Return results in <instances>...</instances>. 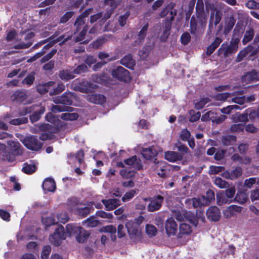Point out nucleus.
I'll list each match as a JSON object with an SVG mask.
<instances>
[{
	"label": "nucleus",
	"instance_id": "1",
	"mask_svg": "<svg viewBox=\"0 0 259 259\" xmlns=\"http://www.w3.org/2000/svg\"><path fill=\"white\" fill-rule=\"evenodd\" d=\"M66 229L69 236L75 235L76 240L78 243H84L90 235V233L89 231L75 224H67Z\"/></svg>",
	"mask_w": 259,
	"mask_h": 259
},
{
	"label": "nucleus",
	"instance_id": "2",
	"mask_svg": "<svg viewBox=\"0 0 259 259\" xmlns=\"http://www.w3.org/2000/svg\"><path fill=\"white\" fill-rule=\"evenodd\" d=\"M112 76L120 81L130 82L132 80L129 71L122 66H118L111 72Z\"/></svg>",
	"mask_w": 259,
	"mask_h": 259
},
{
	"label": "nucleus",
	"instance_id": "3",
	"mask_svg": "<svg viewBox=\"0 0 259 259\" xmlns=\"http://www.w3.org/2000/svg\"><path fill=\"white\" fill-rule=\"evenodd\" d=\"M66 238V234L63 226L59 225L55 229L54 233L50 236V240L55 246H58Z\"/></svg>",
	"mask_w": 259,
	"mask_h": 259
},
{
	"label": "nucleus",
	"instance_id": "4",
	"mask_svg": "<svg viewBox=\"0 0 259 259\" xmlns=\"http://www.w3.org/2000/svg\"><path fill=\"white\" fill-rule=\"evenodd\" d=\"M23 144L27 149L35 151L40 150L42 146V143L34 136L25 138L23 141Z\"/></svg>",
	"mask_w": 259,
	"mask_h": 259
},
{
	"label": "nucleus",
	"instance_id": "5",
	"mask_svg": "<svg viewBox=\"0 0 259 259\" xmlns=\"http://www.w3.org/2000/svg\"><path fill=\"white\" fill-rule=\"evenodd\" d=\"M73 90L82 93H88L92 90V83L86 79L75 80L73 83Z\"/></svg>",
	"mask_w": 259,
	"mask_h": 259
},
{
	"label": "nucleus",
	"instance_id": "6",
	"mask_svg": "<svg viewBox=\"0 0 259 259\" xmlns=\"http://www.w3.org/2000/svg\"><path fill=\"white\" fill-rule=\"evenodd\" d=\"M73 95V93L66 92L64 93L61 96H57L53 98L52 101L56 104H61L63 105L70 106L72 104Z\"/></svg>",
	"mask_w": 259,
	"mask_h": 259
},
{
	"label": "nucleus",
	"instance_id": "7",
	"mask_svg": "<svg viewBox=\"0 0 259 259\" xmlns=\"http://www.w3.org/2000/svg\"><path fill=\"white\" fill-rule=\"evenodd\" d=\"M164 199V197L160 195L153 196L147 206L148 211L154 212L159 210L162 206Z\"/></svg>",
	"mask_w": 259,
	"mask_h": 259
},
{
	"label": "nucleus",
	"instance_id": "8",
	"mask_svg": "<svg viewBox=\"0 0 259 259\" xmlns=\"http://www.w3.org/2000/svg\"><path fill=\"white\" fill-rule=\"evenodd\" d=\"M258 51V47L254 49L253 47L251 45H248L244 49L241 50L238 54L236 58V62H241L243 59L248 54H249L250 59H252V57H254Z\"/></svg>",
	"mask_w": 259,
	"mask_h": 259
},
{
	"label": "nucleus",
	"instance_id": "9",
	"mask_svg": "<svg viewBox=\"0 0 259 259\" xmlns=\"http://www.w3.org/2000/svg\"><path fill=\"white\" fill-rule=\"evenodd\" d=\"M28 97L25 90H17L11 96V100L13 102L19 104H25L24 102L27 100Z\"/></svg>",
	"mask_w": 259,
	"mask_h": 259
},
{
	"label": "nucleus",
	"instance_id": "10",
	"mask_svg": "<svg viewBox=\"0 0 259 259\" xmlns=\"http://www.w3.org/2000/svg\"><path fill=\"white\" fill-rule=\"evenodd\" d=\"M206 216L207 219L211 222H218L221 218L220 210L217 206H211L206 210Z\"/></svg>",
	"mask_w": 259,
	"mask_h": 259
},
{
	"label": "nucleus",
	"instance_id": "11",
	"mask_svg": "<svg viewBox=\"0 0 259 259\" xmlns=\"http://www.w3.org/2000/svg\"><path fill=\"white\" fill-rule=\"evenodd\" d=\"M165 228L168 236L176 234L177 231V224L173 218L171 217L166 221Z\"/></svg>",
	"mask_w": 259,
	"mask_h": 259
},
{
	"label": "nucleus",
	"instance_id": "12",
	"mask_svg": "<svg viewBox=\"0 0 259 259\" xmlns=\"http://www.w3.org/2000/svg\"><path fill=\"white\" fill-rule=\"evenodd\" d=\"M157 151L154 146L143 148L141 151V154L143 157L147 160H151L155 158L157 156Z\"/></svg>",
	"mask_w": 259,
	"mask_h": 259
},
{
	"label": "nucleus",
	"instance_id": "13",
	"mask_svg": "<svg viewBox=\"0 0 259 259\" xmlns=\"http://www.w3.org/2000/svg\"><path fill=\"white\" fill-rule=\"evenodd\" d=\"M101 202L108 211L113 210L120 205V200L116 198L102 199Z\"/></svg>",
	"mask_w": 259,
	"mask_h": 259
},
{
	"label": "nucleus",
	"instance_id": "14",
	"mask_svg": "<svg viewBox=\"0 0 259 259\" xmlns=\"http://www.w3.org/2000/svg\"><path fill=\"white\" fill-rule=\"evenodd\" d=\"M42 188L45 192H54L56 189L54 180L51 178H46L42 184Z\"/></svg>",
	"mask_w": 259,
	"mask_h": 259
},
{
	"label": "nucleus",
	"instance_id": "15",
	"mask_svg": "<svg viewBox=\"0 0 259 259\" xmlns=\"http://www.w3.org/2000/svg\"><path fill=\"white\" fill-rule=\"evenodd\" d=\"M87 100L89 102L96 104L103 105L106 102V97L101 94H92L88 96Z\"/></svg>",
	"mask_w": 259,
	"mask_h": 259
},
{
	"label": "nucleus",
	"instance_id": "16",
	"mask_svg": "<svg viewBox=\"0 0 259 259\" xmlns=\"http://www.w3.org/2000/svg\"><path fill=\"white\" fill-rule=\"evenodd\" d=\"M195 9L197 18L201 21H202L203 20H205L203 0H197Z\"/></svg>",
	"mask_w": 259,
	"mask_h": 259
},
{
	"label": "nucleus",
	"instance_id": "17",
	"mask_svg": "<svg viewBox=\"0 0 259 259\" xmlns=\"http://www.w3.org/2000/svg\"><path fill=\"white\" fill-rule=\"evenodd\" d=\"M258 80V74L255 70L246 72L242 77V81L246 83H249Z\"/></svg>",
	"mask_w": 259,
	"mask_h": 259
},
{
	"label": "nucleus",
	"instance_id": "18",
	"mask_svg": "<svg viewBox=\"0 0 259 259\" xmlns=\"http://www.w3.org/2000/svg\"><path fill=\"white\" fill-rule=\"evenodd\" d=\"M125 227L127 228L128 233L131 238L136 237H140L141 235V232L138 227L134 225L133 223L127 222L125 224Z\"/></svg>",
	"mask_w": 259,
	"mask_h": 259
},
{
	"label": "nucleus",
	"instance_id": "19",
	"mask_svg": "<svg viewBox=\"0 0 259 259\" xmlns=\"http://www.w3.org/2000/svg\"><path fill=\"white\" fill-rule=\"evenodd\" d=\"M165 158L170 162H176L182 160L183 158V154L175 151H167L165 153Z\"/></svg>",
	"mask_w": 259,
	"mask_h": 259
},
{
	"label": "nucleus",
	"instance_id": "20",
	"mask_svg": "<svg viewBox=\"0 0 259 259\" xmlns=\"http://www.w3.org/2000/svg\"><path fill=\"white\" fill-rule=\"evenodd\" d=\"M120 63L123 66L131 69H133L135 65V60L131 54L124 56L120 60Z\"/></svg>",
	"mask_w": 259,
	"mask_h": 259
},
{
	"label": "nucleus",
	"instance_id": "21",
	"mask_svg": "<svg viewBox=\"0 0 259 259\" xmlns=\"http://www.w3.org/2000/svg\"><path fill=\"white\" fill-rule=\"evenodd\" d=\"M192 230L191 227L186 223H181L180 225L179 233L178 237L182 238L183 235H188L191 233Z\"/></svg>",
	"mask_w": 259,
	"mask_h": 259
},
{
	"label": "nucleus",
	"instance_id": "22",
	"mask_svg": "<svg viewBox=\"0 0 259 259\" xmlns=\"http://www.w3.org/2000/svg\"><path fill=\"white\" fill-rule=\"evenodd\" d=\"M55 84V81H49L42 84L38 85L36 88L38 93L41 95H44L48 92H50V88Z\"/></svg>",
	"mask_w": 259,
	"mask_h": 259
},
{
	"label": "nucleus",
	"instance_id": "23",
	"mask_svg": "<svg viewBox=\"0 0 259 259\" xmlns=\"http://www.w3.org/2000/svg\"><path fill=\"white\" fill-rule=\"evenodd\" d=\"M39 129L40 131L44 132H48L49 134H57L59 132V130L58 127H55V126L49 123L41 124L39 126Z\"/></svg>",
	"mask_w": 259,
	"mask_h": 259
},
{
	"label": "nucleus",
	"instance_id": "24",
	"mask_svg": "<svg viewBox=\"0 0 259 259\" xmlns=\"http://www.w3.org/2000/svg\"><path fill=\"white\" fill-rule=\"evenodd\" d=\"M36 107V106H34V110L32 112L33 114L29 117L30 120L32 123L37 121L45 111V108L44 107H40L38 110L35 109Z\"/></svg>",
	"mask_w": 259,
	"mask_h": 259
},
{
	"label": "nucleus",
	"instance_id": "25",
	"mask_svg": "<svg viewBox=\"0 0 259 259\" xmlns=\"http://www.w3.org/2000/svg\"><path fill=\"white\" fill-rule=\"evenodd\" d=\"M217 203L219 205L229 203L233 201L232 200H229L227 197L226 196L225 194L224 193V191L217 193Z\"/></svg>",
	"mask_w": 259,
	"mask_h": 259
},
{
	"label": "nucleus",
	"instance_id": "26",
	"mask_svg": "<svg viewBox=\"0 0 259 259\" xmlns=\"http://www.w3.org/2000/svg\"><path fill=\"white\" fill-rule=\"evenodd\" d=\"M59 77L62 80L68 81L74 78L75 75L73 74L72 71L66 69L59 71Z\"/></svg>",
	"mask_w": 259,
	"mask_h": 259
},
{
	"label": "nucleus",
	"instance_id": "27",
	"mask_svg": "<svg viewBox=\"0 0 259 259\" xmlns=\"http://www.w3.org/2000/svg\"><path fill=\"white\" fill-rule=\"evenodd\" d=\"M51 110L53 112H61L63 111L72 112L74 110V108L71 107L66 106L64 105H53Z\"/></svg>",
	"mask_w": 259,
	"mask_h": 259
},
{
	"label": "nucleus",
	"instance_id": "28",
	"mask_svg": "<svg viewBox=\"0 0 259 259\" xmlns=\"http://www.w3.org/2000/svg\"><path fill=\"white\" fill-rule=\"evenodd\" d=\"M221 141L224 146H229L233 144V143L236 141V137L233 135L223 136Z\"/></svg>",
	"mask_w": 259,
	"mask_h": 259
},
{
	"label": "nucleus",
	"instance_id": "29",
	"mask_svg": "<svg viewBox=\"0 0 259 259\" xmlns=\"http://www.w3.org/2000/svg\"><path fill=\"white\" fill-rule=\"evenodd\" d=\"M248 199L247 194L243 191H238L234 198V200L238 203L243 204L245 203Z\"/></svg>",
	"mask_w": 259,
	"mask_h": 259
},
{
	"label": "nucleus",
	"instance_id": "30",
	"mask_svg": "<svg viewBox=\"0 0 259 259\" xmlns=\"http://www.w3.org/2000/svg\"><path fill=\"white\" fill-rule=\"evenodd\" d=\"M232 159L234 161H237L240 164H248L251 162V159L248 157H245L244 158L238 154H234L232 156Z\"/></svg>",
	"mask_w": 259,
	"mask_h": 259
},
{
	"label": "nucleus",
	"instance_id": "31",
	"mask_svg": "<svg viewBox=\"0 0 259 259\" xmlns=\"http://www.w3.org/2000/svg\"><path fill=\"white\" fill-rule=\"evenodd\" d=\"M202 198L205 200L204 202L205 204H208L211 202L214 201V193L212 190L209 189L206 191V195L202 196Z\"/></svg>",
	"mask_w": 259,
	"mask_h": 259
},
{
	"label": "nucleus",
	"instance_id": "32",
	"mask_svg": "<svg viewBox=\"0 0 259 259\" xmlns=\"http://www.w3.org/2000/svg\"><path fill=\"white\" fill-rule=\"evenodd\" d=\"M65 89V86L64 83L60 82L57 84L56 88L51 90L49 92V95L52 96L53 95H59L63 92Z\"/></svg>",
	"mask_w": 259,
	"mask_h": 259
},
{
	"label": "nucleus",
	"instance_id": "33",
	"mask_svg": "<svg viewBox=\"0 0 259 259\" xmlns=\"http://www.w3.org/2000/svg\"><path fill=\"white\" fill-rule=\"evenodd\" d=\"M79 115L77 113H62L60 117L62 119L66 121H73L77 120Z\"/></svg>",
	"mask_w": 259,
	"mask_h": 259
},
{
	"label": "nucleus",
	"instance_id": "34",
	"mask_svg": "<svg viewBox=\"0 0 259 259\" xmlns=\"http://www.w3.org/2000/svg\"><path fill=\"white\" fill-rule=\"evenodd\" d=\"M247 117L251 120H253L256 117H259V107L256 110L253 108H249L246 109Z\"/></svg>",
	"mask_w": 259,
	"mask_h": 259
},
{
	"label": "nucleus",
	"instance_id": "35",
	"mask_svg": "<svg viewBox=\"0 0 259 259\" xmlns=\"http://www.w3.org/2000/svg\"><path fill=\"white\" fill-rule=\"evenodd\" d=\"M254 36V31L252 28H249L247 30L244 34V37L242 39V43L243 45H246L247 42L250 41Z\"/></svg>",
	"mask_w": 259,
	"mask_h": 259
},
{
	"label": "nucleus",
	"instance_id": "36",
	"mask_svg": "<svg viewBox=\"0 0 259 259\" xmlns=\"http://www.w3.org/2000/svg\"><path fill=\"white\" fill-rule=\"evenodd\" d=\"M235 122H241L245 123L248 121L246 110L242 114L237 113L234 117Z\"/></svg>",
	"mask_w": 259,
	"mask_h": 259
},
{
	"label": "nucleus",
	"instance_id": "37",
	"mask_svg": "<svg viewBox=\"0 0 259 259\" xmlns=\"http://www.w3.org/2000/svg\"><path fill=\"white\" fill-rule=\"evenodd\" d=\"M34 72H31L26 76V77L22 80V83L23 84H26L28 86L32 85L35 80Z\"/></svg>",
	"mask_w": 259,
	"mask_h": 259
},
{
	"label": "nucleus",
	"instance_id": "38",
	"mask_svg": "<svg viewBox=\"0 0 259 259\" xmlns=\"http://www.w3.org/2000/svg\"><path fill=\"white\" fill-rule=\"evenodd\" d=\"M238 47L237 44H233L227 47L224 51V56L225 57H227L229 55L235 53L237 50Z\"/></svg>",
	"mask_w": 259,
	"mask_h": 259
},
{
	"label": "nucleus",
	"instance_id": "39",
	"mask_svg": "<svg viewBox=\"0 0 259 259\" xmlns=\"http://www.w3.org/2000/svg\"><path fill=\"white\" fill-rule=\"evenodd\" d=\"M214 184L221 189L227 188L229 185L227 182L223 180L220 177H217L214 180Z\"/></svg>",
	"mask_w": 259,
	"mask_h": 259
},
{
	"label": "nucleus",
	"instance_id": "40",
	"mask_svg": "<svg viewBox=\"0 0 259 259\" xmlns=\"http://www.w3.org/2000/svg\"><path fill=\"white\" fill-rule=\"evenodd\" d=\"M210 100L209 98L204 97L200 100L198 102L195 103V108L197 110L202 109L205 105L209 103Z\"/></svg>",
	"mask_w": 259,
	"mask_h": 259
},
{
	"label": "nucleus",
	"instance_id": "41",
	"mask_svg": "<svg viewBox=\"0 0 259 259\" xmlns=\"http://www.w3.org/2000/svg\"><path fill=\"white\" fill-rule=\"evenodd\" d=\"M157 229L153 225L147 224L146 226V232L149 237H152L156 235Z\"/></svg>",
	"mask_w": 259,
	"mask_h": 259
},
{
	"label": "nucleus",
	"instance_id": "42",
	"mask_svg": "<svg viewBox=\"0 0 259 259\" xmlns=\"http://www.w3.org/2000/svg\"><path fill=\"white\" fill-rule=\"evenodd\" d=\"M41 222L46 226V228L49 227L55 224V219L54 217L52 216L42 217L41 218Z\"/></svg>",
	"mask_w": 259,
	"mask_h": 259
},
{
	"label": "nucleus",
	"instance_id": "43",
	"mask_svg": "<svg viewBox=\"0 0 259 259\" xmlns=\"http://www.w3.org/2000/svg\"><path fill=\"white\" fill-rule=\"evenodd\" d=\"M22 170L25 174L31 175L35 171L36 167L34 164H28L27 163H25L24 166L23 167Z\"/></svg>",
	"mask_w": 259,
	"mask_h": 259
},
{
	"label": "nucleus",
	"instance_id": "44",
	"mask_svg": "<svg viewBox=\"0 0 259 259\" xmlns=\"http://www.w3.org/2000/svg\"><path fill=\"white\" fill-rule=\"evenodd\" d=\"M90 212V208L88 206L78 208L76 209L77 214L81 218L86 217Z\"/></svg>",
	"mask_w": 259,
	"mask_h": 259
},
{
	"label": "nucleus",
	"instance_id": "45",
	"mask_svg": "<svg viewBox=\"0 0 259 259\" xmlns=\"http://www.w3.org/2000/svg\"><path fill=\"white\" fill-rule=\"evenodd\" d=\"M189 114L190 115L189 117V121L191 122H194L198 121L201 116V114L200 112H196L194 110H190L189 111Z\"/></svg>",
	"mask_w": 259,
	"mask_h": 259
},
{
	"label": "nucleus",
	"instance_id": "46",
	"mask_svg": "<svg viewBox=\"0 0 259 259\" xmlns=\"http://www.w3.org/2000/svg\"><path fill=\"white\" fill-rule=\"evenodd\" d=\"M74 12L73 11H68L60 18L59 23L65 24L74 15Z\"/></svg>",
	"mask_w": 259,
	"mask_h": 259
},
{
	"label": "nucleus",
	"instance_id": "47",
	"mask_svg": "<svg viewBox=\"0 0 259 259\" xmlns=\"http://www.w3.org/2000/svg\"><path fill=\"white\" fill-rule=\"evenodd\" d=\"M235 23L236 19L233 17H230L225 25V32L226 33L229 32L233 28Z\"/></svg>",
	"mask_w": 259,
	"mask_h": 259
},
{
	"label": "nucleus",
	"instance_id": "48",
	"mask_svg": "<svg viewBox=\"0 0 259 259\" xmlns=\"http://www.w3.org/2000/svg\"><path fill=\"white\" fill-rule=\"evenodd\" d=\"M130 12L127 11L123 15L119 16L118 22L120 26L123 27L126 24L127 20L130 17Z\"/></svg>",
	"mask_w": 259,
	"mask_h": 259
},
{
	"label": "nucleus",
	"instance_id": "49",
	"mask_svg": "<svg viewBox=\"0 0 259 259\" xmlns=\"http://www.w3.org/2000/svg\"><path fill=\"white\" fill-rule=\"evenodd\" d=\"M28 118L27 117H23L21 118L13 119L10 121L9 123L12 125H19L26 123L28 122Z\"/></svg>",
	"mask_w": 259,
	"mask_h": 259
},
{
	"label": "nucleus",
	"instance_id": "50",
	"mask_svg": "<svg viewBox=\"0 0 259 259\" xmlns=\"http://www.w3.org/2000/svg\"><path fill=\"white\" fill-rule=\"evenodd\" d=\"M85 24V20L79 16L77 17L74 23V26L76 27L75 32H77L81 29V26Z\"/></svg>",
	"mask_w": 259,
	"mask_h": 259
},
{
	"label": "nucleus",
	"instance_id": "51",
	"mask_svg": "<svg viewBox=\"0 0 259 259\" xmlns=\"http://www.w3.org/2000/svg\"><path fill=\"white\" fill-rule=\"evenodd\" d=\"M186 216L187 217L186 221H188L191 224L195 227L197 226L198 220L196 215H195L192 212H188V213Z\"/></svg>",
	"mask_w": 259,
	"mask_h": 259
},
{
	"label": "nucleus",
	"instance_id": "52",
	"mask_svg": "<svg viewBox=\"0 0 259 259\" xmlns=\"http://www.w3.org/2000/svg\"><path fill=\"white\" fill-rule=\"evenodd\" d=\"M136 194V191L135 190H131L126 192L123 196L122 197V201L124 202L129 201L132 199Z\"/></svg>",
	"mask_w": 259,
	"mask_h": 259
},
{
	"label": "nucleus",
	"instance_id": "53",
	"mask_svg": "<svg viewBox=\"0 0 259 259\" xmlns=\"http://www.w3.org/2000/svg\"><path fill=\"white\" fill-rule=\"evenodd\" d=\"M89 27L87 25L84 26L82 30L79 33L78 35L75 38L76 41H82L84 38L85 36L87 34V32L88 30Z\"/></svg>",
	"mask_w": 259,
	"mask_h": 259
},
{
	"label": "nucleus",
	"instance_id": "54",
	"mask_svg": "<svg viewBox=\"0 0 259 259\" xmlns=\"http://www.w3.org/2000/svg\"><path fill=\"white\" fill-rule=\"evenodd\" d=\"M188 212L187 211H182L179 210L175 212V217L177 220L181 222L184 221H186L187 216Z\"/></svg>",
	"mask_w": 259,
	"mask_h": 259
},
{
	"label": "nucleus",
	"instance_id": "55",
	"mask_svg": "<svg viewBox=\"0 0 259 259\" xmlns=\"http://www.w3.org/2000/svg\"><path fill=\"white\" fill-rule=\"evenodd\" d=\"M242 170L241 167H236L234 169L232 170L230 172V179H236L242 175Z\"/></svg>",
	"mask_w": 259,
	"mask_h": 259
},
{
	"label": "nucleus",
	"instance_id": "56",
	"mask_svg": "<svg viewBox=\"0 0 259 259\" xmlns=\"http://www.w3.org/2000/svg\"><path fill=\"white\" fill-rule=\"evenodd\" d=\"M236 192V189L234 186H231V187L228 188L225 191H224V193L225 194L226 196L229 199H231L234 198Z\"/></svg>",
	"mask_w": 259,
	"mask_h": 259
},
{
	"label": "nucleus",
	"instance_id": "57",
	"mask_svg": "<svg viewBox=\"0 0 259 259\" xmlns=\"http://www.w3.org/2000/svg\"><path fill=\"white\" fill-rule=\"evenodd\" d=\"M51 250L52 248L50 245L45 246L41 253V259H49Z\"/></svg>",
	"mask_w": 259,
	"mask_h": 259
},
{
	"label": "nucleus",
	"instance_id": "58",
	"mask_svg": "<svg viewBox=\"0 0 259 259\" xmlns=\"http://www.w3.org/2000/svg\"><path fill=\"white\" fill-rule=\"evenodd\" d=\"M244 128H245L244 123L235 124L231 125V126L230 127V131L232 132L239 133V132L243 131Z\"/></svg>",
	"mask_w": 259,
	"mask_h": 259
},
{
	"label": "nucleus",
	"instance_id": "59",
	"mask_svg": "<svg viewBox=\"0 0 259 259\" xmlns=\"http://www.w3.org/2000/svg\"><path fill=\"white\" fill-rule=\"evenodd\" d=\"M34 110V105L24 108L19 110L18 114L19 116H23L28 114L32 113Z\"/></svg>",
	"mask_w": 259,
	"mask_h": 259
},
{
	"label": "nucleus",
	"instance_id": "60",
	"mask_svg": "<svg viewBox=\"0 0 259 259\" xmlns=\"http://www.w3.org/2000/svg\"><path fill=\"white\" fill-rule=\"evenodd\" d=\"M180 39L182 45H186L191 40V35L188 32H185L182 34Z\"/></svg>",
	"mask_w": 259,
	"mask_h": 259
},
{
	"label": "nucleus",
	"instance_id": "61",
	"mask_svg": "<svg viewBox=\"0 0 259 259\" xmlns=\"http://www.w3.org/2000/svg\"><path fill=\"white\" fill-rule=\"evenodd\" d=\"M190 32L194 34L196 33L197 28V23L196 20L194 16H193L190 20Z\"/></svg>",
	"mask_w": 259,
	"mask_h": 259
},
{
	"label": "nucleus",
	"instance_id": "62",
	"mask_svg": "<svg viewBox=\"0 0 259 259\" xmlns=\"http://www.w3.org/2000/svg\"><path fill=\"white\" fill-rule=\"evenodd\" d=\"M97 217L104 218L112 219L113 218V214L110 212H106L103 210H98L96 213Z\"/></svg>",
	"mask_w": 259,
	"mask_h": 259
},
{
	"label": "nucleus",
	"instance_id": "63",
	"mask_svg": "<svg viewBox=\"0 0 259 259\" xmlns=\"http://www.w3.org/2000/svg\"><path fill=\"white\" fill-rule=\"evenodd\" d=\"M87 69L88 68L87 66L85 64H82L78 65L77 67L72 71V72L73 74H79L81 73L85 72Z\"/></svg>",
	"mask_w": 259,
	"mask_h": 259
},
{
	"label": "nucleus",
	"instance_id": "64",
	"mask_svg": "<svg viewBox=\"0 0 259 259\" xmlns=\"http://www.w3.org/2000/svg\"><path fill=\"white\" fill-rule=\"evenodd\" d=\"M57 53V50L53 49L50 53L43 56L40 60L41 63H45L51 59Z\"/></svg>",
	"mask_w": 259,
	"mask_h": 259
}]
</instances>
